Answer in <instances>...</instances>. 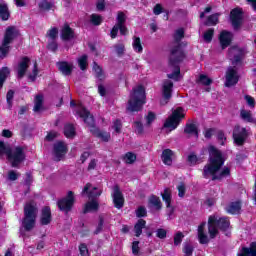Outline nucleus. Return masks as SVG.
I'll use <instances>...</instances> for the list:
<instances>
[{"mask_svg": "<svg viewBox=\"0 0 256 256\" xmlns=\"http://www.w3.org/2000/svg\"><path fill=\"white\" fill-rule=\"evenodd\" d=\"M174 45L170 48V55L168 58V63L170 67L174 68V71L170 74H167L168 79H179V75H181V63L187 59V42H183L181 40L185 39V30L183 28H179L176 30L173 36Z\"/></svg>", "mask_w": 256, "mask_h": 256, "instance_id": "obj_1", "label": "nucleus"}, {"mask_svg": "<svg viewBox=\"0 0 256 256\" xmlns=\"http://www.w3.org/2000/svg\"><path fill=\"white\" fill-rule=\"evenodd\" d=\"M208 153V163L203 167L202 177L204 179L212 177V181H221L224 177H229L231 175V169L229 167H224L221 170L223 165H225V157H223L221 150L211 145L208 148ZM217 173L219 174L217 175Z\"/></svg>", "mask_w": 256, "mask_h": 256, "instance_id": "obj_2", "label": "nucleus"}, {"mask_svg": "<svg viewBox=\"0 0 256 256\" xmlns=\"http://www.w3.org/2000/svg\"><path fill=\"white\" fill-rule=\"evenodd\" d=\"M207 222H202L198 226V241L200 245H207L210 239H215L219 235V231L222 233H227L229 227H231V221L229 217H217L215 215H210L208 217V233L209 236L205 234V227Z\"/></svg>", "mask_w": 256, "mask_h": 256, "instance_id": "obj_3", "label": "nucleus"}, {"mask_svg": "<svg viewBox=\"0 0 256 256\" xmlns=\"http://www.w3.org/2000/svg\"><path fill=\"white\" fill-rule=\"evenodd\" d=\"M145 99V87H143V85L133 88L129 96L126 110L130 113H139V111L143 110V105L146 103Z\"/></svg>", "mask_w": 256, "mask_h": 256, "instance_id": "obj_4", "label": "nucleus"}, {"mask_svg": "<svg viewBox=\"0 0 256 256\" xmlns=\"http://www.w3.org/2000/svg\"><path fill=\"white\" fill-rule=\"evenodd\" d=\"M37 206L32 203H26L24 206V217L22 219V227L24 231H33L35 223H37Z\"/></svg>", "mask_w": 256, "mask_h": 256, "instance_id": "obj_5", "label": "nucleus"}, {"mask_svg": "<svg viewBox=\"0 0 256 256\" xmlns=\"http://www.w3.org/2000/svg\"><path fill=\"white\" fill-rule=\"evenodd\" d=\"M89 189H91V183H87L82 190V195H85L86 193L88 194V198L92 199V201H89L85 204L83 208L84 215H87V213H91L92 211H99V202H97L95 198L101 197V193H103L102 191H89Z\"/></svg>", "mask_w": 256, "mask_h": 256, "instance_id": "obj_6", "label": "nucleus"}, {"mask_svg": "<svg viewBox=\"0 0 256 256\" xmlns=\"http://www.w3.org/2000/svg\"><path fill=\"white\" fill-rule=\"evenodd\" d=\"M183 119H185V108L177 107L165 121L163 127L165 129H177Z\"/></svg>", "mask_w": 256, "mask_h": 256, "instance_id": "obj_7", "label": "nucleus"}, {"mask_svg": "<svg viewBox=\"0 0 256 256\" xmlns=\"http://www.w3.org/2000/svg\"><path fill=\"white\" fill-rule=\"evenodd\" d=\"M57 207L59 211H62L63 213H71L73 207H75V192L70 190L67 192L66 196L58 199Z\"/></svg>", "mask_w": 256, "mask_h": 256, "instance_id": "obj_8", "label": "nucleus"}, {"mask_svg": "<svg viewBox=\"0 0 256 256\" xmlns=\"http://www.w3.org/2000/svg\"><path fill=\"white\" fill-rule=\"evenodd\" d=\"M7 159L11 163V167H19V164L27 159L25 148L23 146H16L14 149H11Z\"/></svg>", "mask_w": 256, "mask_h": 256, "instance_id": "obj_9", "label": "nucleus"}, {"mask_svg": "<svg viewBox=\"0 0 256 256\" xmlns=\"http://www.w3.org/2000/svg\"><path fill=\"white\" fill-rule=\"evenodd\" d=\"M68 152L69 148L65 142L59 140L53 144L52 155L54 157V161H63V159H65V155H67Z\"/></svg>", "mask_w": 256, "mask_h": 256, "instance_id": "obj_10", "label": "nucleus"}, {"mask_svg": "<svg viewBox=\"0 0 256 256\" xmlns=\"http://www.w3.org/2000/svg\"><path fill=\"white\" fill-rule=\"evenodd\" d=\"M241 76H239V72L237 71V67L235 66H230L226 70L225 74V87H235L237 83H239V79Z\"/></svg>", "mask_w": 256, "mask_h": 256, "instance_id": "obj_11", "label": "nucleus"}, {"mask_svg": "<svg viewBox=\"0 0 256 256\" xmlns=\"http://www.w3.org/2000/svg\"><path fill=\"white\" fill-rule=\"evenodd\" d=\"M230 21L233 29L237 31L243 25V8L236 7L230 11Z\"/></svg>", "mask_w": 256, "mask_h": 256, "instance_id": "obj_12", "label": "nucleus"}, {"mask_svg": "<svg viewBox=\"0 0 256 256\" xmlns=\"http://www.w3.org/2000/svg\"><path fill=\"white\" fill-rule=\"evenodd\" d=\"M173 81L166 79L162 83V101L160 102L161 105H167L171 98L173 97Z\"/></svg>", "mask_w": 256, "mask_h": 256, "instance_id": "obj_13", "label": "nucleus"}, {"mask_svg": "<svg viewBox=\"0 0 256 256\" xmlns=\"http://www.w3.org/2000/svg\"><path fill=\"white\" fill-rule=\"evenodd\" d=\"M247 137H249V134L247 133V128H241V126H235L233 131V139H234V143L238 147H242V145H245V142L247 141Z\"/></svg>", "mask_w": 256, "mask_h": 256, "instance_id": "obj_14", "label": "nucleus"}, {"mask_svg": "<svg viewBox=\"0 0 256 256\" xmlns=\"http://www.w3.org/2000/svg\"><path fill=\"white\" fill-rule=\"evenodd\" d=\"M19 35H21V33L19 29H17V26H8L4 32L2 42H4V45H11Z\"/></svg>", "mask_w": 256, "mask_h": 256, "instance_id": "obj_15", "label": "nucleus"}, {"mask_svg": "<svg viewBox=\"0 0 256 256\" xmlns=\"http://www.w3.org/2000/svg\"><path fill=\"white\" fill-rule=\"evenodd\" d=\"M112 199L115 209H123L125 206V197L123 196L121 188L117 184L113 188Z\"/></svg>", "mask_w": 256, "mask_h": 256, "instance_id": "obj_16", "label": "nucleus"}, {"mask_svg": "<svg viewBox=\"0 0 256 256\" xmlns=\"http://www.w3.org/2000/svg\"><path fill=\"white\" fill-rule=\"evenodd\" d=\"M218 41L222 50L227 49L233 43V33L227 30H222L219 34Z\"/></svg>", "mask_w": 256, "mask_h": 256, "instance_id": "obj_17", "label": "nucleus"}, {"mask_svg": "<svg viewBox=\"0 0 256 256\" xmlns=\"http://www.w3.org/2000/svg\"><path fill=\"white\" fill-rule=\"evenodd\" d=\"M31 63V58L27 56H23L18 63L17 66V77L19 79H23L25 77V74L27 73V70L29 69V64Z\"/></svg>", "mask_w": 256, "mask_h": 256, "instance_id": "obj_18", "label": "nucleus"}, {"mask_svg": "<svg viewBox=\"0 0 256 256\" xmlns=\"http://www.w3.org/2000/svg\"><path fill=\"white\" fill-rule=\"evenodd\" d=\"M77 114L81 119H83L84 123L88 125V127H95V118L91 115V112L87 110V108L82 107L77 111Z\"/></svg>", "mask_w": 256, "mask_h": 256, "instance_id": "obj_19", "label": "nucleus"}, {"mask_svg": "<svg viewBox=\"0 0 256 256\" xmlns=\"http://www.w3.org/2000/svg\"><path fill=\"white\" fill-rule=\"evenodd\" d=\"M53 216L51 215V207L45 206L41 210L40 225L45 226L51 224Z\"/></svg>", "mask_w": 256, "mask_h": 256, "instance_id": "obj_20", "label": "nucleus"}, {"mask_svg": "<svg viewBox=\"0 0 256 256\" xmlns=\"http://www.w3.org/2000/svg\"><path fill=\"white\" fill-rule=\"evenodd\" d=\"M60 37L62 41H71V39H75V30H73V28L66 23L61 29Z\"/></svg>", "mask_w": 256, "mask_h": 256, "instance_id": "obj_21", "label": "nucleus"}, {"mask_svg": "<svg viewBox=\"0 0 256 256\" xmlns=\"http://www.w3.org/2000/svg\"><path fill=\"white\" fill-rule=\"evenodd\" d=\"M184 135L189 137L194 136L196 139H199V127L194 122H187L183 131Z\"/></svg>", "mask_w": 256, "mask_h": 256, "instance_id": "obj_22", "label": "nucleus"}, {"mask_svg": "<svg viewBox=\"0 0 256 256\" xmlns=\"http://www.w3.org/2000/svg\"><path fill=\"white\" fill-rule=\"evenodd\" d=\"M56 65L59 71L62 73V75H65L66 77H69V75L73 73V64H69V62L67 61L57 62Z\"/></svg>", "mask_w": 256, "mask_h": 256, "instance_id": "obj_23", "label": "nucleus"}, {"mask_svg": "<svg viewBox=\"0 0 256 256\" xmlns=\"http://www.w3.org/2000/svg\"><path fill=\"white\" fill-rule=\"evenodd\" d=\"M241 201L230 202L226 207L229 215H239L241 213Z\"/></svg>", "mask_w": 256, "mask_h": 256, "instance_id": "obj_24", "label": "nucleus"}, {"mask_svg": "<svg viewBox=\"0 0 256 256\" xmlns=\"http://www.w3.org/2000/svg\"><path fill=\"white\" fill-rule=\"evenodd\" d=\"M162 162L164 165H173V150L167 148L162 151L161 155Z\"/></svg>", "mask_w": 256, "mask_h": 256, "instance_id": "obj_25", "label": "nucleus"}, {"mask_svg": "<svg viewBox=\"0 0 256 256\" xmlns=\"http://www.w3.org/2000/svg\"><path fill=\"white\" fill-rule=\"evenodd\" d=\"M147 225V221H145V219L140 218L136 224L134 225V233H135V237H141V235L143 234V229H145Z\"/></svg>", "mask_w": 256, "mask_h": 256, "instance_id": "obj_26", "label": "nucleus"}, {"mask_svg": "<svg viewBox=\"0 0 256 256\" xmlns=\"http://www.w3.org/2000/svg\"><path fill=\"white\" fill-rule=\"evenodd\" d=\"M77 135V132L75 131V126L71 123L64 125V136L67 139H73Z\"/></svg>", "mask_w": 256, "mask_h": 256, "instance_id": "obj_27", "label": "nucleus"}, {"mask_svg": "<svg viewBox=\"0 0 256 256\" xmlns=\"http://www.w3.org/2000/svg\"><path fill=\"white\" fill-rule=\"evenodd\" d=\"M9 75H11L9 67L5 66L0 69V89H3V85L5 84V81H7Z\"/></svg>", "mask_w": 256, "mask_h": 256, "instance_id": "obj_28", "label": "nucleus"}, {"mask_svg": "<svg viewBox=\"0 0 256 256\" xmlns=\"http://www.w3.org/2000/svg\"><path fill=\"white\" fill-rule=\"evenodd\" d=\"M9 17H11L9 6H7V4H0V19L3 21H9Z\"/></svg>", "mask_w": 256, "mask_h": 256, "instance_id": "obj_29", "label": "nucleus"}, {"mask_svg": "<svg viewBox=\"0 0 256 256\" xmlns=\"http://www.w3.org/2000/svg\"><path fill=\"white\" fill-rule=\"evenodd\" d=\"M122 161L126 163V165H133L137 161V155L133 152H127L122 156Z\"/></svg>", "mask_w": 256, "mask_h": 256, "instance_id": "obj_30", "label": "nucleus"}, {"mask_svg": "<svg viewBox=\"0 0 256 256\" xmlns=\"http://www.w3.org/2000/svg\"><path fill=\"white\" fill-rule=\"evenodd\" d=\"M90 23L91 25H94V27H99V25L103 23V16L95 13L91 14Z\"/></svg>", "mask_w": 256, "mask_h": 256, "instance_id": "obj_31", "label": "nucleus"}, {"mask_svg": "<svg viewBox=\"0 0 256 256\" xmlns=\"http://www.w3.org/2000/svg\"><path fill=\"white\" fill-rule=\"evenodd\" d=\"M162 200L166 203V207H171V189L165 188L164 193L161 194Z\"/></svg>", "mask_w": 256, "mask_h": 256, "instance_id": "obj_32", "label": "nucleus"}, {"mask_svg": "<svg viewBox=\"0 0 256 256\" xmlns=\"http://www.w3.org/2000/svg\"><path fill=\"white\" fill-rule=\"evenodd\" d=\"M244 55L245 50L243 48L238 49V54L234 55L232 65H239V63H242Z\"/></svg>", "mask_w": 256, "mask_h": 256, "instance_id": "obj_33", "label": "nucleus"}, {"mask_svg": "<svg viewBox=\"0 0 256 256\" xmlns=\"http://www.w3.org/2000/svg\"><path fill=\"white\" fill-rule=\"evenodd\" d=\"M38 7L40 11H51V9L55 7V3L43 0L38 4Z\"/></svg>", "mask_w": 256, "mask_h": 256, "instance_id": "obj_34", "label": "nucleus"}, {"mask_svg": "<svg viewBox=\"0 0 256 256\" xmlns=\"http://www.w3.org/2000/svg\"><path fill=\"white\" fill-rule=\"evenodd\" d=\"M87 59H89V57L86 54H83L78 59V66L81 69V71H87V67L89 66V63L87 62Z\"/></svg>", "mask_w": 256, "mask_h": 256, "instance_id": "obj_35", "label": "nucleus"}, {"mask_svg": "<svg viewBox=\"0 0 256 256\" xmlns=\"http://www.w3.org/2000/svg\"><path fill=\"white\" fill-rule=\"evenodd\" d=\"M174 247H179L183 243V239H185V234L181 231H177L174 234Z\"/></svg>", "mask_w": 256, "mask_h": 256, "instance_id": "obj_36", "label": "nucleus"}, {"mask_svg": "<svg viewBox=\"0 0 256 256\" xmlns=\"http://www.w3.org/2000/svg\"><path fill=\"white\" fill-rule=\"evenodd\" d=\"M132 47L136 53H143V45L141 44V38L134 36Z\"/></svg>", "mask_w": 256, "mask_h": 256, "instance_id": "obj_37", "label": "nucleus"}, {"mask_svg": "<svg viewBox=\"0 0 256 256\" xmlns=\"http://www.w3.org/2000/svg\"><path fill=\"white\" fill-rule=\"evenodd\" d=\"M219 17H221V13H214L207 18V25L215 26L219 23Z\"/></svg>", "mask_w": 256, "mask_h": 256, "instance_id": "obj_38", "label": "nucleus"}, {"mask_svg": "<svg viewBox=\"0 0 256 256\" xmlns=\"http://www.w3.org/2000/svg\"><path fill=\"white\" fill-rule=\"evenodd\" d=\"M46 37H49V39H51L52 41H55L57 37H59V28L57 27L50 28L46 33Z\"/></svg>", "mask_w": 256, "mask_h": 256, "instance_id": "obj_39", "label": "nucleus"}, {"mask_svg": "<svg viewBox=\"0 0 256 256\" xmlns=\"http://www.w3.org/2000/svg\"><path fill=\"white\" fill-rule=\"evenodd\" d=\"M149 203L151 205H153L154 207H156V209H161L162 204H161V199L159 198V196H156L154 194H152L149 198Z\"/></svg>", "mask_w": 256, "mask_h": 256, "instance_id": "obj_40", "label": "nucleus"}, {"mask_svg": "<svg viewBox=\"0 0 256 256\" xmlns=\"http://www.w3.org/2000/svg\"><path fill=\"white\" fill-rule=\"evenodd\" d=\"M15 97V91L14 90H8L6 94V103L8 106V109H13V99Z\"/></svg>", "mask_w": 256, "mask_h": 256, "instance_id": "obj_41", "label": "nucleus"}, {"mask_svg": "<svg viewBox=\"0 0 256 256\" xmlns=\"http://www.w3.org/2000/svg\"><path fill=\"white\" fill-rule=\"evenodd\" d=\"M240 117L243 121H247L248 123H253V116L251 115V111H247L245 109L240 111Z\"/></svg>", "mask_w": 256, "mask_h": 256, "instance_id": "obj_42", "label": "nucleus"}, {"mask_svg": "<svg viewBox=\"0 0 256 256\" xmlns=\"http://www.w3.org/2000/svg\"><path fill=\"white\" fill-rule=\"evenodd\" d=\"M93 71L96 73V78L103 81V68L97 62H93Z\"/></svg>", "mask_w": 256, "mask_h": 256, "instance_id": "obj_43", "label": "nucleus"}, {"mask_svg": "<svg viewBox=\"0 0 256 256\" xmlns=\"http://www.w3.org/2000/svg\"><path fill=\"white\" fill-rule=\"evenodd\" d=\"M41 107H43V96L42 95H37L35 98V104H34V109L36 113L41 111Z\"/></svg>", "mask_w": 256, "mask_h": 256, "instance_id": "obj_44", "label": "nucleus"}, {"mask_svg": "<svg viewBox=\"0 0 256 256\" xmlns=\"http://www.w3.org/2000/svg\"><path fill=\"white\" fill-rule=\"evenodd\" d=\"M196 83H200L201 85L209 86L211 83H213V80L211 78H208L207 75L201 74L199 76V79L196 81Z\"/></svg>", "mask_w": 256, "mask_h": 256, "instance_id": "obj_45", "label": "nucleus"}, {"mask_svg": "<svg viewBox=\"0 0 256 256\" xmlns=\"http://www.w3.org/2000/svg\"><path fill=\"white\" fill-rule=\"evenodd\" d=\"M213 35H215V29L213 28H209L208 30H206V32L204 33V41L206 43H211L213 41Z\"/></svg>", "mask_w": 256, "mask_h": 256, "instance_id": "obj_46", "label": "nucleus"}, {"mask_svg": "<svg viewBox=\"0 0 256 256\" xmlns=\"http://www.w3.org/2000/svg\"><path fill=\"white\" fill-rule=\"evenodd\" d=\"M96 137L104 141V143H109V140L111 139V134L105 131H98Z\"/></svg>", "mask_w": 256, "mask_h": 256, "instance_id": "obj_47", "label": "nucleus"}, {"mask_svg": "<svg viewBox=\"0 0 256 256\" xmlns=\"http://www.w3.org/2000/svg\"><path fill=\"white\" fill-rule=\"evenodd\" d=\"M11 47L9 45H4V42L2 41V45L0 46V59H5L7 55H9Z\"/></svg>", "mask_w": 256, "mask_h": 256, "instance_id": "obj_48", "label": "nucleus"}, {"mask_svg": "<svg viewBox=\"0 0 256 256\" xmlns=\"http://www.w3.org/2000/svg\"><path fill=\"white\" fill-rule=\"evenodd\" d=\"M187 161L190 166L194 167L195 165H197V163H199V157L192 152L188 155Z\"/></svg>", "mask_w": 256, "mask_h": 256, "instance_id": "obj_49", "label": "nucleus"}, {"mask_svg": "<svg viewBox=\"0 0 256 256\" xmlns=\"http://www.w3.org/2000/svg\"><path fill=\"white\" fill-rule=\"evenodd\" d=\"M11 154V148L5 145V142L0 141V155H6L7 158Z\"/></svg>", "mask_w": 256, "mask_h": 256, "instance_id": "obj_50", "label": "nucleus"}, {"mask_svg": "<svg viewBox=\"0 0 256 256\" xmlns=\"http://www.w3.org/2000/svg\"><path fill=\"white\" fill-rule=\"evenodd\" d=\"M136 217H138V219H143V217H147V208H145V206H139L136 209Z\"/></svg>", "mask_w": 256, "mask_h": 256, "instance_id": "obj_51", "label": "nucleus"}, {"mask_svg": "<svg viewBox=\"0 0 256 256\" xmlns=\"http://www.w3.org/2000/svg\"><path fill=\"white\" fill-rule=\"evenodd\" d=\"M105 224V218L103 216H99V222L98 226L96 227V230L94 231V235H99L103 231V225Z\"/></svg>", "mask_w": 256, "mask_h": 256, "instance_id": "obj_52", "label": "nucleus"}, {"mask_svg": "<svg viewBox=\"0 0 256 256\" xmlns=\"http://www.w3.org/2000/svg\"><path fill=\"white\" fill-rule=\"evenodd\" d=\"M57 137H59V133L55 132V131H50L47 133L46 137H45V141H48L49 143L55 141V139H57Z\"/></svg>", "mask_w": 256, "mask_h": 256, "instance_id": "obj_53", "label": "nucleus"}, {"mask_svg": "<svg viewBox=\"0 0 256 256\" xmlns=\"http://www.w3.org/2000/svg\"><path fill=\"white\" fill-rule=\"evenodd\" d=\"M134 127H135L138 135H143V133H145V129H144L143 123L141 121H135Z\"/></svg>", "mask_w": 256, "mask_h": 256, "instance_id": "obj_54", "label": "nucleus"}, {"mask_svg": "<svg viewBox=\"0 0 256 256\" xmlns=\"http://www.w3.org/2000/svg\"><path fill=\"white\" fill-rule=\"evenodd\" d=\"M117 24L116 25H125V21H127V18L125 17V13L124 12H118L117 14Z\"/></svg>", "mask_w": 256, "mask_h": 256, "instance_id": "obj_55", "label": "nucleus"}, {"mask_svg": "<svg viewBox=\"0 0 256 256\" xmlns=\"http://www.w3.org/2000/svg\"><path fill=\"white\" fill-rule=\"evenodd\" d=\"M37 75H39V68L37 67V62H35L32 74H30L28 78L30 79V81H35L37 79Z\"/></svg>", "mask_w": 256, "mask_h": 256, "instance_id": "obj_56", "label": "nucleus"}, {"mask_svg": "<svg viewBox=\"0 0 256 256\" xmlns=\"http://www.w3.org/2000/svg\"><path fill=\"white\" fill-rule=\"evenodd\" d=\"M57 49H59V44L55 40H52L51 42L48 43L47 45V50L52 51V53H56Z\"/></svg>", "mask_w": 256, "mask_h": 256, "instance_id": "obj_57", "label": "nucleus"}, {"mask_svg": "<svg viewBox=\"0 0 256 256\" xmlns=\"http://www.w3.org/2000/svg\"><path fill=\"white\" fill-rule=\"evenodd\" d=\"M79 251L81 256H89V248H87V244L81 243L79 245Z\"/></svg>", "mask_w": 256, "mask_h": 256, "instance_id": "obj_58", "label": "nucleus"}, {"mask_svg": "<svg viewBox=\"0 0 256 256\" xmlns=\"http://www.w3.org/2000/svg\"><path fill=\"white\" fill-rule=\"evenodd\" d=\"M156 237L158 239H167V230H165L163 228H158L156 230Z\"/></svg>", "mask_w": 256, "mask_h": 256, "instance_id": "obj_59", "label": "nucleus"}, {"mask_svg": "<svg viewBox=\"0 0 256 256\" xmlns=\"http://www.w3.org/2000/svg\"><path fill=\"white\" fill-rule=\"evenodd\" d=\"M114 49L118 55V57H121L125 53V45L124 44H116L114 45Z\"/></svg>", "mask_w": 256, "mask_h": 256, "instance_id": "obj_60", "label": "nucleus"}, {"mask_svg": "<svg viewBox=\"0 0 256 256\" xmlns=\"http://www.w3.org/2000/svg\"><path fill=\"white\" fill-rule=\"evenodd\" d=\"M113 129L116 133H121V129H123V123L119 119H116L113 124Z\"/></svg>", "mask_w": 256, "mask_h": 256, "instance_id": "obj_61", "label": "nucleus"}, {"mask_svg": "<svg viewBox=\"0 0 256 256\" xmlns=\"http://www.w3.org/2000/svg\"><path fill=\"white\" fill-rule=\"evenodd\" d=\"M244 99L252 109L255 108V98H253L251 95H245Z\"/></svg>", "mask_w": 256, "mask_h": 256, "instance_id": "obj_62", "label": "nucleus"}, {"mask_svg": "<svg viewBox=\"0 0 256 256\" xmlns=\"http://www.w3.org/2000/svg\"><path fill=\"white\" fill-rule=\"evenodd\" d=\"M155 119H157V116L155 115V113L152 111H149L146 116L147 125H151V123H153Z\"/></svg>", "mask_w": 256, "mask_h": 256, "instance_id": "obj_63", "label": "nucleus"}, {"mask_svg": "<svg viewBox=\"0 0 256 256\" xmlns=\"http://www.w3.org/2000/svg\"><path fill=\"white\" fill-rule=\"evenodd\" d=\"M248 253L251 256H256V241L250 243V246L248 248Z\"/></svg>", "mask_w": 256, "mask_h": 256, "instance_id": "obj_64", "label": "nucleus"}]
</instances>
